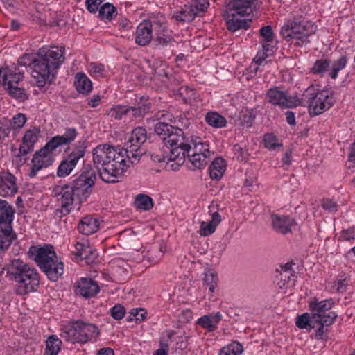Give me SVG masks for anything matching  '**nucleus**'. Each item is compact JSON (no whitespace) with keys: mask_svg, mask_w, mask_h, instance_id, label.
Segmentation results:
<instances>
[{"mask_svg":"<svg viewBox=\"0 0 355 355\" xmlns=\"http://www.w3.org/2000/svg\"><path fill=\"white\" fill-rule=\"evenodd\" d=\"M64 46L40 49L37 56L32 62V76L38 87H44L55 78L57 69L64 60Z\"/></svg>","mask_w":355,"mask_h":355,"instance_id":"nucleus-2","label":"nucleus"},{"mask_svg":"<svg viewBox=\"0 0 355 355\" xmlns=\"http://www.w3.org/2000/svg\"><path fill=\"white\" fill-rule=\"evenodd\" d=\"M28 253L34 257L33 259L40 268L42 266L46 267V263H52L53 260L56 261L58 258L51 245H45L40 248L31 246Z\"/></svg>","mask_w":355,"mask_h":355,"instance_id":"nucleus-16","label":"nucleus"},{"mask_svg":"<svg viewBox=\"0 0 355 355\" xmlns=\"http://www.w3.org/2000/svg\"><path fill=\"white\" fill-rule=\"evenodd\" d=\"M7 273L11 279L19 284L15 288V293L17 295H22L34 291L40 284L37 272L20 259L12 261Z\"/></svg>","mask_w":355,"mask_h":355,"instance_id":"nucleus-4","label":"nucleus"},{"mask_svg":"<svg viewBox=\"0 0 355 355\" xmlns=\"http://www.w3.org/2000/svg\"><path fill=\"white\" fill-rule=\"evenodd\" d=\"M102 2V0H86L87 8L89 12L95 13L99 11V6Z\"/></svg>","mask_w":355,"mask_h":355,"instance_id":"nucleus-55","label":"nucleus"},{"mask_svg":"<svg viewBox=\"0 0 355 355\" xmlns=\"http://www.w3.org/2000/svg\"><path fill=\"white\" fill-rule=\"evenodd\" d=\"M113 146L107 144L98 145L93 149V162L96 166L101 165L103 168L110 162Z\"/></svg>","mask_w":355,"mask_h":355,"instance_id":"nucleus-19","label":"nucleus"},{"mask_svg":"<svg viewBox=\"0 0 355 355\" xmlns=\"http://www.w3.org/2000/svg\"><path fill=\"white\" fill-rule=\"evenodd\" d=\"M96 180V171L90 165L83 168L81 173L70 185L76 195L78 203L85 200L91 194Z\"/></svg>","mask_w":355,"mask_h":355,"instance_id":"nucleus-9","label":"nucleus"},{"mask_svg":"<svg viewBox=\"0 0 355 355\" xmlns=\"http://www.w3.org/2000/svg\"><path fill=\"white\" fill-rule=\"evenodd\" d=\"M86 148L87 141L85 139L78 141L71 152L60 162L57 175L61 178L69 175L78 161L85 156Z\"/></svg>","mask_w":355,"mask_h":355,"instance_id":"nucleus-11","label":"nucleus"},{"mask_svg":"<svg viewBox=\"0 0 355 355\" xmlns=\"http://www.w3.org/2000/svg\"><path fill=\"white\" fill-rule=\"evenodd\" d=\"M146 311L144 309H132L130 311V316L127 319L128 321L135 320L136 322H141L146 318Z\"/></svg>","mask_w":355,"mask_h":355,"instance_id":"nucleus-50","label":"nucleus"},{"mask_svg":"<svg viewBox=\"0 0 355 355\" xmlns=\"http://www.w3.org/2000/svg\"><path fill=\"white\" fill-rule=\"evenodd\" d=\"M154 130L164 144V152L169 153L166 157L168 160L183 161L187 156L193 169L202 168L207 164L210 155L191 153V144L182 129L159 121L155 124ZM165 159H158V162H165Z\"/></svg>","mask_w":355,"mask_h":355,"instance_id":"nucleus-1","label":"nucleus"},{"mask_svg":"<svg viewBox=\"0 0 355 355\" xmlns=\"http://www.w3.org/2000/svg\"><path fill=\"white\" fill-rule=\"evenodd\" d=\"M26 121V118L23 114H17L15 115L12 120L10 121L12 123V128H21L24 126Z\"/></svg>","mask_w":355,"mask_h":355,"instance_id":"nucleus-54","label":"nucleus"},{"mask_svg":"<svg viewBox=\"0 0 355 355\" xmlns=\"http://www.w3.org/2000/svg\"><path fill=\"white\" fill-rule=\"evenodd\" d=\"M347 63V59L345 56L340 58L333 65L332 72L330 73V76L335 79L338 76V71L343 69Z\"/></svg>","mask_w":355,"mask_h":355,"instance_id":"nucleus-49","label":"nucleus"},{"mask_svg":"<svg viewBox=\"0 0 355 355\" xmlns=\"http://www.w3.org/2000/svg\"><path fill=\"white\" fill-rule=\"evenodd\" d=\"M173 18L180 22H190L194 19L195 17L192 10L185 5L181 10L175 12Z\"/></svg>","mask_w":355,"mask_h":355,"instance_id":"nucleus-38","label":"nucleus"},{"mask_svg":"<svg viewBox=\"0 0 355 355\" xmlns=\"http://www.w3.org/2000/svg\"><path fill=\"white\" fill-rule=\"evenodd\" d=\"M90 252V247L87 241L77 242L75 245V250L73 251L76 258L82 259L83 255Z\"/></svg>","mask_w":355,"mask_h":355,"instance_id":"nucleus-47","label":"nucleus"},{"mask_svg":"<svg viewBox=\"0 0 355 355\" xmlns=\"http://www.w3.org/2000/svg\"><path fill=\"white\" fill-rule=\"evenodd\" d=\"M110 313L114 319L121 320L124 317L125 310L122 305L116 304L110 309Z\"/></svg>","mask_w":355,"mask_h":355,"instance_id":"nucleus-51","label":"nucleus"},{"mask_svg":"<svg viewBox=\"0 0 355 355\" xmlns=\"http://www.w3.org/2000/svg\"><path fill=\"white\" fill-rule=\"evenodd\" d=\"M116 15V8L110 3H105L99 8L98 16L101 19H107L110 21Z\"/></svg>","mask_w":355,"mask_h":355,"instance_id":"nucleus-40","label":"nucleus"},{"mask_svg":"<svg viewBox=\"0 0 355 355\" xmlns=\"http://www.w3.org/2000/svg\"><path fill=\"white\" fill-rule=\"evenodd\" d=\"M24 78L23 74L15 69L8 67L0 68V81L9 94L15 98L24 101L27 98L24 89L18 87L19 82Z\"/></svg>","mask_w":355,"mask_h":355,"instance_id":"nucleus-10","label":"nucleus"},{"mask_svg":"<svg viewBox=\"0 0 355 355\" xmlns=\"http://www.w3.org/2000/svg\"><path fill=\"white\" fill-rule=\"evenodd\" d=\"M147 132L145 128L138 127L133 130L128 137V141L125 143V150H128L131 154L138 155V159L145 153L141 147L146 141Z\"/></svg>","mask_w":355,"mask_h":355,"instance_id":"nucleus-14","label":"nucleus"},{"mask_svg":"<svg viewBox=\"0 0 355 355\" xmlns=\"http://www.w3.org/2000/svg\"><path fill=\"white\" fill-rule=\"evenodd\" d=\"M54 150L47 142L43 148L33 155L31 159L32 166L28 173L30 178H34L39 171L47 168L53 164L54 159L52 153Z\"/></svg>","mask_w":355,"mask_h":355,"instance_id":"nucleus-12","label":"nucleus"},{"mask_svg":"<svg viewBox=\"0 0 355 355\" xmlns=\"http://www.w3.org/2000/svg\"><path fill=\"white\" fill-rule=\"evenodd\" d=\"M40 134V130L37 128L26 131L22 139L23 144L19 149L20 155H26L33 150V146L37 142Z\"/></svg>","mask_w":355,"mask_h":355,"instance_id":"nucleus-21","label":"nucleus"},{"mask_svg":"<svg viewBox=\"0 0 355 355\" xmlns=\"http://www.w3.org/2000/svg\"><path fill=\"white\" fill-rule=\"evenodd\" d=\"M110 162L98 171L101 180L106 182H115L131 164H137L138 155L131 154L125 148L113 147Z\"/></svg>","mask_w":355,"mask_h":355,"instance_id":"nucleus-3","label":"nucleus"},{"mask_svg":"<svg viewBox=\"0 0 355 355\" xmlns=\"http://www.w3.org/2000/svg\"><path fill=\"white\" fill-rule=\"evenodd\" d=\"M316 31L315 24L304 19H294L284 24L282 28L281 35L286 41L294 42L297 46H302L309 42L308 37Z\"/></svg>","mask_w":355,"mask_h":355,"instance_id":"nucleus-6","label":"nucleus"},{"mask_svg":"<svg viewBox=\"0 0 355 355\" xmlns=\"http://www.w3.org/2000/svg\"><path fill=\"white\" fill-rule=\"evenodd\" d=\"M171 40L168 35L164 34L163 32L161 33H156L157 44L166 45Z\"/></svg>","mask_w":355,"mask_h":355,"instance_id":"nucleus-59","label":"nucleus"},{"mask_svg":"<svg viewBox=\"0 0 355 355\" xmlns=\"http://www.w3.org/2000/svg\"><path fill=\"white\" fill-rule=\"evenodd\" d=\"M159 24L154 22L144 21L141 23L137 28L135 32V42L140 46L148 44L153 37V30H156Z\"/></svg>","mask_w":355,"mask_h":355,"instance_id":"nucleus-18","label":"nucleus"},{"mask_svg":"<svg viewBox=\"0 0 355 355\" xmlns=\"http://www.w3.org/2000/svg\"><path fill=\"white\" fill-rule=\"evenodd\" d=\"M96 259V253L90 248V252L85 254L82 258V260H85L87 263H92L95 261Z\"/></svg>","mask_w":355,"mask_h":355,"instance_id":"nucleus-61","label":"nucleus"},{"mask_svg":"<svg viewBox=\"0 0 355 355\" xmlns=\"http://www.w3.org/2000/svg\"><path fill=\"white\" fill-rule=\"evenodd\" d=\"M243 351V346L239 342H232L224 347L219 352V355H240Z\"/></svg>","mask_w":355,"mask_h":355,"instance_id":"nucleus-42","label":"nucleus"},{"mask_svg":"<svg viewBox=\"0 0 355 355\" xmlns=\"http://www.w3.org/2000/svg\"><path fill=\"white\" fill-rule=\"evenodd\" d=\"M45 266H42L40 268L45 272L48 278L52 281H56L63 274V263L59 261L58 258L56 261L53 260L52 263H46Z\"/></svg>","mask_w":355,"mask_h":355,"instance_id":"nucleus-26","label":"nucleus"},{"mask_svg":"<svg viewBox=\"0 0 355 355\" xmlns=\"http://www.w3.org/2000/svg\"><path fill=\"white\" fill-rule=\"evenodd\" d=\"M16 239L17 234L12 227L0 228V250L3 252L7 250Z\"/></svg>","mask_w":355,"mask_h":355,"instance_id":"nucleus-30","label":"nucleus"},{"mask_svg":"<svg viewBox=\"0 0 355 355\" xmlns=\"http://www.w3.org/2000/svg\"><path fill=\"white\" fill-rule=\"evenodd\" d=\"M104 69L101 64L91 63L89 64V71L96 76H101Z\"/></svg>","mask_w":355,"mask_h":355,"instance_id":"nucleus-58","label":"nucleus"},{"mask_svg":"<svg viewBox=\"0 0 355 355\" xmlns=\"http://www.w3.org/2000/svg\"><path fill=\"white\" fill-rule=\"evenodd\" d=\"M209 5L208 0H193L187 6L192 10V13L196 17L201 16L207 9Z\"/></svg>","mask_w":355,"mask_h":355,"instance_id":"nucleus-37","label":"nucleus"},{"mask_svg":"<svg viewBox=\"0 0 355 355\" xmlns=\"http://www.w3.org/2000/svg\"><path fill=\"white\" fill-rule=\"evenodd\" d=\"M263 141L265 146L270 150L275 149L276 147L282 146L276 136L270 133H267L264 135Z\"/></svg>","mask_w":355,"mask_h":355,"instance_id":"nucleus-48","label":"nucleus"},{"mask_svg":"<svg viewBox=\"0 0 355 355\" xmlns=\"http://www.w3.org/2000/svg\"><path fill=\"white\" fill-rule=\"evenodd\" d=\"M130 112V108L126 105H116L110 108L106 114L114 120H121L123 117Z\"/></svg>","mask_w":355,"mask_h":355,"instance_id":"nucleus-36","label":"nucleus"},{"mask_svg":"<svg viewBox=\"0 0 355 355\" xmlns=\"http://www.w3.org/2000/svg\"><path fill=\"white\" fill-rule=\"evenodd\" d=\"M75 85L77 91L83 94H87L92 89L91 80L84 73L76 74Z\"/></svg>","mask_w":355,"mask_h":355,"instance_id":"nucleus-33","label":"nucleus"},{"mask_svg":"<svg viewBox=\"0 0 355 355\" xmlns=\"http://www.w3.org/2000/svg\"><path fill=\"white\" fill-rule=\"evenodd\" d=\"M78 229L83 234H92L98 229V220L90 216H86L79 223Z\"/></svg>","mask_w":355,"mask_h":355,"instance_id":"nucleus-29","label":"nucleus"},{"mask_svg":"<svg viewBox=\"0 0 355 355\" xmlns=\"http://www.w3.org/2000/svg\"><path fill=\"white\" fill-rule=\"evenodd\" d=\"M321 205L324 209L327 210L329 212H336L337 211L338 205L332 200L324 199L322 200Z\"/></svg>","mask_w":355,"mask_h":355,"instance_id":"nucleus-56","label":"nucleus"},{"mask_svg":"<svg viewBox=\"0 0 355 355\" xmlns=\"http://www.w3.org/2000/svg\"><path fill=\"white\" fill-rule=\"evenodd\" d=\"M320 316H313V314L311 313V315L307 313H304L300 316H298L296 319V326L300 329H306L309 327L310 329H316V322L318 321Z\"/></svg>","mask_w":355,"mask_h":355,"instance_id":"nucleus-32","label":"nucleus"},{"mask_svg":"<svg viewBox=\"0 0 355 355\" xmlns=\"http://www.w3.org/2000/svg\"><path fill=\"white\" fill-rule=\"evenodd\" d=\"M330 67V62L328 60H318L311 69L314 74L322 75Z\"/></svg>","mask_w":355,"mask_h":355,"instance_id":"nucleus-45","label":"nucleus"},{"mask_svg":"<svg viewBox=\"0 0 355 355\" xmlns=\"http://www.w3.org/2000/svg\"><path fill=\"white\" fill-rule=\"evenodd\" d=\"M271 220L273 229L283 234L291 232L292 227L296 225L295 220L286 216L272 214Z\"/></svg>","mask_w":355,"mask_h":355,"instance_id":"nucleus-20","label":"nucleus"},{"mask_svg":"<svg viewBox=\"0 0 355 355\" xmlns=\"http://www.w3.org/2000/svg\"><path fill=\"white\" fill-rule=\"evenodd\" d=\"M206 122L216 128H221L225 126L226 119L216 112H209L205 116Z\"/></svg>","mask_w":355,"mask_h":355,"instance_id":"nucleus-34","label":"nucleus"},{"mask_svg":"<svg viewBox=\"0 0 355 355\" xmlns=\"http://www.w3.org/2000/svg\"><path fill=\"white\" fill-rule=\"evenodd\" d=\"M270 51V45L269 44H263V52L259 53L255 58V60L257 63L259 64L265 60V54L268 55V52Z\"/></svg>","mask_w":355,"mask_h":355,"instance_id":"nucleus-60","label":"nucleus"},{"mask_svg":"<svg viewBox=\"0 0 355 355\" xmlns=\"http://www.w3.org/2000/svg\"><path fill=\"white\" fill-rule=\"evenodd\" d=\"M5 175L2 182L0 183V195L3 197L13 196L17 191L16 178L10 173Z\"/></svg>","mask_w":355,"mask_h":355,"instance_id":"nucleus-25","label":"nucleus"},{"mask_svg":"<svg viewBox=\"0 0 355 355\" xmlns=\"http://www.w3.org/2000/svg\"><path fill=\"white\" fill-rule=\"evenodd\" d=\"M211 179L219 180L225 171V162L222 157H217L211 162L209 168Z\"/></svg>","mask_w":355,"mask_h":355,"instance_id":"nucleus-31","label":"nucleus"},{"mask_svg":"<svg viewBox=\"0 0 355 355\" xmlns=\"http://www.w3.org/2000/svg\"><path fill=\"white\" fill-rule=\"evenodd\" d=\"M168 350V344L160 342V348L154 352V355H167Z\"/></svg>","mask_w":355,"mask_h":355,"instance_id":"nucleus-64","label":"nucleus"},{"mask_svg":"<svg viewBox=\"0 0 355 355\" xmlns=\"http://www.w3.org/2000/svg\"><path fill=\"white\" fill-rule=\"evenodd\" d=\"M266 97L272 105L282 107H293L300 104L298 98L289 96L286 90L278 86L270 88L266 93Z\"/></svg>","mask_w":355,"mask_h":355,"instance_id":"nucleus-13","label":"nucleus"},{"mask_svg":"<svg viewBox=\"0 0 355 355\" xmlns=\"http://www.w3.org/2000/svg\"><path fill=\"white\" fill-rule=\"evenodd\" d=\"M135 107H141L144 109V113H147L150 108V103L148 102V98L144 96L139 98V101H136Z\"/></svg>","mask_w":355,"mask_h":355,"instance_id":"nucleus-57","label":"nucleus"},{"mask_svg":"<svg viewBox=\"0 0 355 355\" xmlns=\"http://www.w3.org/2000/svg\"><path fill=\"white\" fill-rule=\"evenodd\" d=\"M347 282L346 279H339L337 282H335L334 283V287H336V290L338 292L343 293L345 292L347 289Z\"/></svg>","mask_w":355,"mask_h":355,"instance_id":"nucleus-62","label":"nucleus"},{"mask_svg":"<svg viewBox=\"0 0 355 355\" xmlns=\"http://www.w3.org/2000/svg\"><path fill=\"white\" fill-rule=\"evenodd\" d=\"M12 123L10 121H4L0 122V139L7 137L12 129Z\"/></svg>","mask_w":355,"mask_h":355,"instance_id":"nucleus-53","label":"nucleus"},{"mask_svg":"<svg viewBox=\"0 0 355 355\" xmlns=\"http://www.w3.org/2000/svg\"><path fill=\"white\" fill-rule=\"evenodd\" d=\"M334 302L332 299L325 300L320 302L317 300L311 301L309 307L311 313H321L324 311H329L334 306Z\"/></svg>","mask_w":355,"mask_h":355,"instance_id":"nucleus-35","label":"nucleus"},{"mask_svg":"<svg viewBox=\"0 0 355 355\" xmlns=\"http://www.w3.org/2000/svg\"><path fill=\"white\" fill-rule=\"evenodd\" d=\"M259 0H232L225 10L226 23L229 31L235 32L237 30L249 27L246 19H241L243 17L252 12Z\"/></svg>","mask_w":355,"mask_h":355,"instance_id":"nucleus-5","label":"nucleus"},{"mask_svg":"<svg viewBox=\"0 0 355 355\" xmlns=\"http://www.w3.org/2000/svg\"><path fill=\"white\" fill-rule=\"evenodd\" d=\"M99 292L98 284L89 278H82L78 283L76 293L84 297H92Z\"/></svg>","mask_w":355,"mask_h":355,"instance_id":"nucleus-22","label":"nucleus"},{"mask_svg":"<svg viewBox=\"0 0 355 355\" xmlns=\"http://www.w3.org/2000/svg\"><path fill=\"white\" fill-rule=\"evenodd\" d=\"M303 100L308 103L311 115L316 116L329 110L334 104V98L328 91H318L313 85L309 87L303 94Z\"/></svg>","mask_w":355,"mask_h":355,"instance_id":"nucleus-8","label":"nucleus"},{"mask_svg":"<svg viewBox=\"0 0 355 355\" xmlns=\"http://www.w3.org/2000/svg\"><path fill=\"white\" fill-rule=\"evenodd\" d=\"M259 32L260 35L263 37L265 42H270L273 40L274 33L270 26L262 27Z\"/></svg>","mask_w":355,"mask_h":355,"instance_id":"nucleus-52","label":"nucleus"},{"mask_svg":"<svg viewBox=\"0 0 355 355\" xmlns=\"http://www.w3.org/2000/svg\"><path fill=\"white\" fill-rule=\"evenodd\" d=\"M62 341L55 336H51L46 340V352L59 353Z\"/></svg>","mask_w":355,"mask_h":355,"instance_id":"nucleus-44","label":"nucleus"},{"mask_svg":"<svg viewBox=\"0 0 355 355\" xmlns=\"http://www.w3.org/2000/svg\"><path fill=\"white\" fill-rule=\"evenodd\" d=\"M53 196L60 202L61 207L69 214L72 209L73 202L77 200L76 195L69 184L56 186L53 190Z\"/></svg>","mask_w":355,"mask_h":355,"instance_id":"nucleus-15","label":"nucleus"},{"mask_svg":"<svg viewBox=\"0 0 355 355\" xmlns=\"http://www.w3.org/2000/svg\"><path fill=\"white\" fill-rule=\"evenodd\" d=\"M135 204L137 208L143 210H149L153 207L152 198L146 194L137 195Z\"/></svg>","mask_w":355,"mask_h":355,"instance_id":"nucleus-41","label":"nucleus"},{"mask_svg":"<svg viewBox=\"0 0 355 355\" xmlns=\"http://www.w3.org/2000/svg\"><path fill=\"white\" fill-rule=\"evenodd\" d=\"M129 108H130V112H132L133 116L135 118L141 117L146 114L143 108L135 106H129Z\"/></svg>","mask_w":355,"mask_h":355,"instance_id":"nucleus-63","label":"nucleus"},{"mask_svg":"<svg viewBox=\"0 0 355 355\" xmlns=\"http://www.w3.org/2000/svg\"><path fill=\"white\" fill-rule=\"evenodd\" d=\"M221 222V217L218 212L211 214V219L209 222L202 221L200 223L199 234L202 236H207L213 234L216 227Z\"/></svg>","mask_w":355,"mask_h":355,"instance_id":"nucleus-27","label":"nucleus"},{"mask_svg":"<svg viewBox=\"0 0 355 355\" xmlns=\"http://www.w3.org/2000/svg\"><path fill=\"white\" fill-rule=\"evenodd\" d=\"M221 320V313L220 312H216L215 313L205 315L198 318L197 324L211 332L216 329Z\"/></svg>","mask_w":355,"mask_h":355,"instance_id":"nucleus-24","label":"nucleus"},{"mask_svg":"<svg viewBox=\"0 0 355 355\" xmlns=\"http://www.w3.org/2000/svg\"><path fill=\"white\" fill-rule=\"evenodd\" d=\"M98 334L99 331L94 324L77 320L72 322L71 325L65 327L60 336L64 340L71 343H85L89 339L96 338Z\"/></svg>","mask_w":355,"mask_h":355,"instance_id":"nucleus-7","label":"nucleus"},{"mask_svg":"<svg viewBox=\"0 0 355 355\" xmlns=\"http://www.w3.org/2000/svg\"><path fill=\"white\" fill-rule=\"evenodd\" d=\"M187 138L189 139V143L191 144V153L202 154L211 156L209 144L201 141L200 137L195 139L188 137V133H184Z\"/></svg>","mask_w":355,"mask_h":355,"instance_id":"nucleus-28","label":"nucleus"},{"mask_svg":"<svg viewBox=\"0 0 355 355\" xmlns=\"http://www.w3.org/2000/svg\"><path fill=\"white\" fill-rule=\"evenodd\" d=\"M15 211L13 207L0 212V228L12 227V223Z\"/></svg>","mask_w":355,"mask_h":355,"instance_id":"nucleus-39","label":"nucleus"},{"mask_svg":"<svg viewBox=\"0 0 355 355\" xmlns=\"http://www.w3.org/2000/svg\"><path fill=\"white\" fill-rule=\"evenodd\" d=\"M292 266L293 263L291 262H288L283 266H282V272L280 273V277H282V278L288 277L289 282L293 280L291 285H295L297 276L295 274V272L292 270Z\"/></svg>","mask_w":355,"mask_h":355,"instance_id":"nucleus-46","label":"nucleus"},{"mask_svg":"<svg viewBox=\"0 0 355 355\" xmlns=\"http://www.w3.org/2000/svg\"><path fill=\"white\" fill-rule=\"evenodd\" d=\"M78 135L77 130L74 128H69L65 130L62 135H57L50 139L48 143L49 146L55 150L58 147L62 145L70 144L74 141Z\"/></svg>","mask_w":355,"mask_h":355,"instance_id":"nucleus-23","label":"nucleus"},{"mask_svg":"<svg viewBox=\"0 0 355 355\" xmlns=\"http://www.w3.org/2000/svg\"><path fill=\"white\" fill-rule=\"evenodd\" d=\"M218 279L217 275L212 270H208L207 272H205L204 283L207 286H208L209 291L211 293L214 292L215 288L218 284Z\"/></svg>","mask_w":355,"mask_h":355,"instance_id":"nucleus-43","label":"nucleus"},{"mask_svg":"<svg viewBox=\"0 0 355 355\" xmlns=\"http://www.w3.org/2000/svg\"><path fill=\"white\" fill-rule=\"evenodd\" d=\"M313 316H320L316 322L317 330L315 336L317 339H323L329 332V327L334 324L338 317L334 311H324L321 313H312Z\"/></svg>","mask_w":355,"mask_h":355,"instance_id":"nucleus-17","label":"nucleus"}]
</instances>
